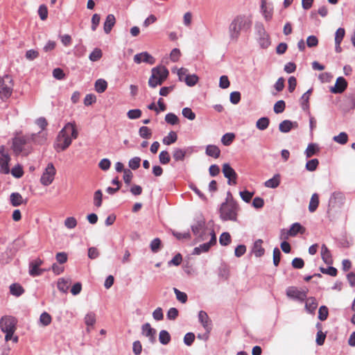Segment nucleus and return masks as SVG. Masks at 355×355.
I'll return each mask as SVG.
<instances>
[{
	"mask_svg": "<svg viewBox=\"0 0 355 355\" xmlns=\"http://www.w3.org/2000/svg\"><path fill=\"white\" fill-rule=\"evenodd\" d=\"M345 202V196L340 191H335L331 193L329 200V206L332 207H341Z\"/></svg>",
	"mask_w": 355,
	"mask_h": 355,
	"instance_id": "obj_13",
	"label": "nucleus"
},
{
	"mask_svg": "<svg viewBox=\"0 0 355 355\" xmlns=\"http://www.w3.org/2000/svg\"><path fill=\"white\" fill-rule=\"evenodd\" d=\"M312 92V89H309L307 90L302 96V108L304 110H308L309 107V96Z\"/></svg>",
	"mask_w": 355,
	"mask_h": 355,
	"instance_id": "obj_40",
	"label": "nucleus"
},
{
	"mask_svg": "<svg viewBox=\"0 0 355 355\" xmlns=\"http://www.w3.org/2000/svg\"><path fill=\"white\" fill-rule=\"evenodd\" d=\"M43 264V261L37 258L36 259L33 260L29 263V275L32 277L40 276L42 274L44 270L39 268L40 266Z\"/></svg>",
	"mask_w": 355,
	"mask_h": 355,
	"instance_id": "obj_16",
	"label": "nucleus"
},
{
	"mask_svg": "<svg viewBox=\"0 0 355 355\" xmlns=\"http://www.w3.org/2000/svg\"><path fill=\"white\" fill-rule=\"evenodd\" d=\"M178 139L177 133L174 131H171L167 136L164 137L162 139L164 144L166 146L171 145L175 143Z\"/></svg>",
	"mask_w": 355,
	"mask_h": 355,
	"instance_id": "obj_33",
	"label": "nucleus"
},
{
	"mask_svg": "<svg viewBox=\"0 0 355 355\" xmlns=\"http://www.w3.org/2000/svg\"><path fill=\"white\" fill-rule=\"evenodd\" d=\"M10 203L13 207H18L22 204H26V200H24L21 195L17 192L12 193L10 196Z\"/></svg>",
	"mask_w": 355,
	"mask_h": 355,
	"instance_id": "obj_25",
	"label": "nucleus"
},
{
	"mask_svg": "<svg viewBox=\"0 0 355 355\" xmlns=\"http://www.w3.org/2000/svg\"><path fill=\"white\" fill-rule=\"evenodd\" d=\"M304 232V228L299 223H293L288 230V234L291 236H295L299 232L303 233Z\"/></svg>",
	"mask_w": 355,
	"mask_h": 355,
	"instance_id": "obj_34",
	"label": "nucleus"
},
{
	"mask_svg": "<svg viewBox=\"0 0 355 355\" xmlns=\"http://www.w3.org/2000/svg\"><path fill=\"white\" fill-rule=\"evenodd\" d=\"M235 138V135L232 132H228L225 134L221 138L222 144L225 146H230Z\"/></svg>",
	"mask_w": 355,
	"mask_h": 355,
	"instance_id": "obj_44",
	"label": "nucleus"
},
{
	"mask_svg": "<svg viewBox=\"0 0 355 355\" xmlns=\"http://www.w3.org/2000/svg\"><path fill=\"white\" fill-rule=\"evenodd\" d=\"M173 291L174 293L175 294L177 300L179 302L183 304L187 302L188 297L187 295L185 293L180 291L176 288H173Z\"/></svg>",
	"mask_w": 355,
	"mask_h": 355,
	"instance_id": "obj_47",
	"label": "nucleus"
},
{
	"mask_svg": "<svg viewBox=\"0 0 355 355\" xmlns=\"http://www.w3.org/2000/svg\"><path fill=\"white\" fill-rule=\"evenodd\" d=\"M280 183L279 175H275L272 178L265 182L264 185L268 188L275 189Z\"/></svg>",
	"mask_w": 355,
	"mask_h": 355,
	"instance_id": "obj_35",
	"label": "nucleus"
},
{
	"mask_svg": "<svg viewBox=\"0 0 355 355\" xmlns=\"http://www.w3.org/2000/svg\"><path fill=\"white\" fill-rule=\"evenodd\" d=\"M206 154L208 156L218 158L220 156V150L219 148L215 145H208L206 147Z\"/></svg>",
	"mask_w": 355,
	"mask_h": 355,
	"instance_id": "obj_31",
	"label": "nucleus"
},
{
	"mask_svg": "<svg viewBox=\"0 0 355 355\" xmlns=\"http://www.w3.org/2000/svg\"><path fill=\"white\" fill-rule=\"evenodd\" d=\"M223 173L224 176L228 180V184H236L237 174L234 169L228 163H225L223 165Z\"/></svg>",
	"mask_w": 355,
	"mask_h": 355,
	"instance_id": "obj_15",
	"label": "nucleus"
},
{
	"mask_svg": "<svg viewBox=\"0 0 355 355\" xmlns=\"http://www.w3.org/2000/svg\"><path fill=\"white\" fill-rule=\"evenodd\" d=\"M182 114L184 117L189 120L193 121L196 119V114L189 107H184L182 109Z\"/></svg>",
	"mask_w": 355,
	"mask_h": 355,
	"instance_id": "obj_54",
	"label": "nucleus"
},
{
	"mask_svg": "<svg viewBox=\"0 0 355 355\" xmlns=\"http://www.w3.org/2000/svg\"><path fill=\"white\" fill-rule=\"evenodd\" d=\"M28 135L32 144L43 145L47 139V134L42 131Z\"/></svg>",
	"mask_w": 355,
	"mask_h": 355,
	"instance_id": "obj_20",
	"label": "nucleus"
},
{
	"mask_svg": "<svg viewBox=\"0 0 355 355\" xmlns=\"http://www.w3.org/2000/svg\"><path fill=\"white\" fill-rule=\"evenodd\" d=\"M10 157L9 155L0 156V171L3 174H8L10 173L9 162Z\"/></svg>",
	"mask_w": 355,
	"mask_h": 355,
	"instance_id": "obj_24",
	"label": "nucleus"
},
{
	"mask_svg": "<svg viewBox=\"0 0 355 355\" xmlns=\"http://www.w3.org/2000/svg\"><path fill=\"white\" fill-rule=\"evenodd\" d=\"M55 168L52 163L48 164L47 166L45 168V171L42 173L40 182L44 186H49L51 184L55 178Z\"/></svg>",
	"mask_w": 355,
	"mask_h": 355,
	"instance_id": "obj_9",
	"label": "nucleus"
},
{
	"mask_svg": "<svg viewBox=\"0 0 355 355\" xmlns=\"http://www.w3.org/2000/svg\"><path fill=\"white\" fill-rule=\"evenodd\" d=\"M255 32L257 37V41L262 49H267L270 45V38L268 33L261 23H256Z\"/></svg>",
	"mask_w": 355,
	"mask_h": 355,
	"instance_id": "obj_8",
	"label": "nucleus"
},
{
	"mask_svg": "<svg viewBox=\"0 0 355 355\" xmlns=\"http://www.w3.org/2000/svg\"><path fill=\"white\" fill-rule=\"evenodd\" d=\"M12 148L17 155L19 154L28 155L33 150L32 144L28 135L15 137L12 140Z\"/></svg>",
	"mask_w": 355,
	"mask_h": 355,
	"instance_id": "obj_3",
	"label": "nucleus"
},
{
	"mask_svg": "<svg viewBox=\"0 0 355 355\" xmlns=\"http://www.w3.org/2000/svg\"><path fill=\"white\" fill-rule=\"evenodd\" d=\"M231 242V236L228 232H223L219 238V243L221 245L226 246Z\"/></svg>",
	"mask_w": 355,
	"mask_h": 355,
	"instance_id": "obj_49",
	"label": "nucleus"
},
{
	"mask_svg": "<svg viewBox=\"0 0 355 355\" xmlns=\"http://www.w3.org/2000/svg\"><path fill=\"white\" fill-rule=\"evenodd\" d=\"M345 110H350L355 109V94H349L345 96L343 104Z\"/></svg>",
	"mask_w": 355,
	"mask_h": 355,
	"instance_id": "obj_28",
	"label": "nucleus"
},
{
	"mask_svg": "<svg viewBox=\"0 0 355 355\" xmlns=\"http://www.w3.org/2000/svg\"><path fill=\"white\" fill-rule=\"evenodd\" d=\"M263 241L257 239L253 245L252 252L257 257H260L264 254L265 250L262 247Z\"/></svg>",
	"mask_w": 355,
	"mask_h": 355,
	"instance_id": "obj_29",
	"label": "nucleus"
},
{
	"mask_svg": "<svg viewBox=\"0 0 355 355\" xmlns=\"http://www.w3.org/2000/svg\"><path fill=\"white\" fill-rule=\"evenodd\" d=\"M139 135L142 138L149 139L152 135V131L147 126H141L139 130Z\"/></svg>",
	"mask_w": 355,
	"mask_h": 355,
	"instance_id": "obj_50",
	"label": "nucleus"
},
{
	"mask_svg": "<svg viewBox=\"0 0 355 355\" xmlns=\"http://www.w3.org/2000/svg\"><path fill=\"white\" fill-rule=\"evenodd\" d=\"M285 107V102L282 100H280L275 103L273 110L276 114H280L284 111Z\"/></svg>",
	"mask_w": 355,
	"mask_h": 355,
	"instance_id": "obj_55",
	"label": "nucleus"
},
{
	"mask_svg": "<svg viewBox=\"0 0 355 355\" xmlns=\"http://www.w3.org/2000/svg\"><path fill=\"white\" fill-rule=\"evenodd\" d=\"M17 320L14 317L5 315L0 320V328L2 331H15Z\"/></svg>",
	"mask_w": 355,
	"mask_h": 355,
	"instance_id": "obj_11",
	"label": "nucleus"
},
{
	"mask_svg": "<svg viewBox=\"0 0 355 355\" xmlns=\"http://www.w3.org/2000/svg\"><path fill=\"white\" fill-rule=\"evenodd\" d=\"M319 205V196L317 193H313L311 198L309 205V210L310 212H314Z\"/></svg>",
	"mask_w": 355,
	"mask_h": 355,
	"instance_id": "obj_38",
	"label": "nucleus"
},
{
	"mask_svg": "<svg viewBox=\"0 0 355 355\" xmlns=\"http://www.w3.org/2000/svg\"><path fill=\"white\" fill-rule=\"evenodd\" d=\"M193 152V146H188L184 148H175L172 153L173 158L175 162H183L186 157L190 156Z\"/></svg>",
	"mask_w": 355,
	"mask_h": 355,
	"instance_id": "obj_10",
	"label": "nucleus"
},
{
	"mask_svg": "<svg viewBox=\"0 0 355 355\" xmlns=\"http://www.w3.org/2000/svg\"><path fill=\"white\" fill-rule=\"evenodd\" d=\"M102 55H103L102 51L98 48H96L89 54V59L92 62H96L102 58Z\"/></svg>",
	"mask_w": 355,
	"mask_h": 355,
	"instance_id": "obj_45",
	"label": "nucleus"
},
{
	"mask_svg": "<svg viewBox=\"0 0 355 355\" xmlns=\"http://www.w3.org/2000/svg\"><path fill=\"white\" fill-rule=\"evenodd\" d=\"M328 309L325 306H321L318 311V318L321 321H324L327 318Z\"/></svg>",
	"mask_w": 355,
	"mask_h": 355,
	"instance_id": "obj_60",
	"label": "nucleus"
},
{
	"mask_svg": "<svg viewBox=\"0 0 355 355\" xmlns=\"http://www.w3.org/2000/svg\"><path fill=\"white\" fill-rule=\"evenodd\" d=\"M198 81V77L195 75H187L186 77H184V82L187 84V85L189 87L194 86Z\"/></svg>",
	"mask_w": 355,
	"mask_h": 355,
	"instance_id": "obj_46",
	"label": "nucleus"
},
{
	"mask_svg": "<svg viewBox=\"0 0 355 355\" xmlns=\"http://www.w3.org/2000/svg\"><path fill=\"white\" fill-rule=\"evenodd\" d=\"M298 123L296 121H291L290 120H284L279 125V130L281 132L287 133L293 128H297Z\"/></svg>",
	"mask_w": 355,
	"mask_h": 355,
	"instance_id": "obj_21",
	"label": "nucleus"
},
{
	"mask_svg": "<svg viewBox=\"0 0 355 355\" xmlns=\"http://www.w3.org/2000/svg\"><path fill=\"white\" fill-rule=\"evenodd\" d=\"M230 102L234 104H238L241 101V94L239 92H232L230 96Z\"/></svg>",
	"mask_w": 355,
	"mask_h": 355,
	"instance_id": "obj_61",
	"label": "nucleus"
},
{
	"mask_svg": "<svg viewBox=\"0 0 355 355\" xmlns=\"http://www.w3.org/2000/svg\"><path fill=\"white\" fill-rule=\"evenodd\" d=\"M127 116L130 119H137L141 116V111L139 109L130 110L128 112Z\"/></svg>",
	"mask_w": 355,
	"mask_h": 355,
	"instance_id": "obj_59",
	"label": "nucleus"
},
{
	"mask_svg": "<svg viewBox=\"0 0 355 355\" xmlns=\"http://www.w3.org/2000/svg\"><path fill=\"white\" fill-rule=\"evenodd\" d=\"M216 243V236L214 233V231L211 232V239L209 242L205 243L203 244L200 245L198 247H196L193 249V254H200L202 252H207L211 246L215 245Z\"/></svg>",
	"mask_w": 355,
	"mask_h": 355,
	"instance_id": "obj_14",
	"label": "nucleus"
},
{
	"mask_svg": "<svg viewBox=\"0 0 355 355\" xmlns=\"http://www.w3.org/2000/svg\"><path fill=\"white\" fill-rule=\"evenodd\" d=\"M51 316L46 312H44L40 315V322L43 326H47L51 322Z\"/></svg>",
	"mask_w": 355,
	"mask_h": 355,
	"instance_id": "obj_51",
	"label": "nucleus"
},
{
	"mask_svg": "<svg viewBox=\"0 0 355 355\" xmlns=\"http://www.w3.org/2000/svg\"><path fill=\"white\" fill-rule=\"evenodd\" d=\"M318 303L315 298L310 297L306 300L305 303V308L309 313H313L316 309Z\"/></svg>",
	"mask_w": 355,
	"mask_h": 355,
	"instance_id": "obj_37",
	"label": "nucleus"
},
{
	"mask_svg": "<svg viewBox=\"0 0 355 355\" xmlns=\"http://www.w3.org/2000/svg\"><path fill=\"white\" fill-rule=\"evenodd\" d=\"M24 291V288L19 284L15 283L10 286V293L14 296L19 297Z\"/></svg>",
	"mask_w": 355,
	"mask_h": 355,
	"instance_id": "obj_32",
	"label": "nucleus"
},
{
	"mask_svg": "<svg viewBox=\"0 0 355 355\" xmlns=\"http://www.w3.org/2000/svg\"><path fill=\"white\" fill-rule=\"evenodd\" d=\"M13 87L14 83L10 76L0 77V98L3 101L8 99L12 93Z\"/></svg>",
	"mask_w": 355,
	"mask_h": 355,
	"instance_id": "obj_7",
	"label": "nucleus"
},
{
	"mask_svg": "<svg viewBox=\"0 0 355 355\" xmlns=\"http://www.w3.org/2000/svg\"><path fill=\"white\" fill-rule=\"evenodd\" d=\"M170 160L171 157L168 151L162 150L159 153V161L162 164H167Z\"/></svg>",
	"mask_w": 355,
	"mask_h": 355,
	"instance_id": "obj_48",
	"label": "nucleus"
},
{
	"mask_svg": "<svg viewBox=\"0 0 355 355\" xmlns=\"http://www.w3.org/2000/svg\"><path fill=\"white\" fill-rule=\"evenodd\" d=\"M71 284V280L70 278H60L58 281L57 286L60 292L66 293Z\"/></svg>",
	"mask_w": 355,
	"mask_h": 355,
	"instance_id": "obj_27",
	"label": "nucleus"
},
{
	"mask_svg": "<svg viewBox=\"0 0 355 355\" xmlns=\"http://www.w3.org/2000/svg\"><path fill=\"white\" fill-rule=\"evenodd\" d=\"M107 87V83L104 79H98L95 83V90L98 93H103Z\"/></svg>",
	"mask_w": 355,
	"mask_h": 355,
	"instance_id": "obj_41",
	"label": "nucleus"
},
{
	"mask_svg": "<svg viewBox=\"0 0 355 355\" xmlns=\"http://www.w3.org/2000/svg\"><path fill=\"white\" fill-rule=\"evenodd\" d=\"M102 197L103 193L101 190L98 189L95 191L94 196V203L95 206L99 207L102 205Z\"/></svg>",
	"mask_w": 355,
	"mask_h": 355,
	"instance_id": "obj_58",
	"label": "nucleus"
},
{
	"mask_svg": "<svg viewBox=\"0 0 355 355\" xmlns=\"http://www.w3.org/2000/svg\"><path fill=\"white\" fill-rule=\"evenodd\" d=\"M115 23H116V19H115L114 15L112 14L108 15L106 17V19H105V21L104 25H103L104 32L106 34H109L111 32Z\"/></svg>",
	"mask_w": 355,
	"mask_h": 355,
	"instance_id": "obj_23",
	"label": "nucleus"
},
{
	"mask_svg": "<svg viewBox=\"0 0 355 355\" xmlns=\"http://www.w3.org/2000/svg\"><path fill=\"white\" fill-rule=\"evenodd\" d=\"M159 340L162 345H167L171 341V336L166 330H162L159 334Z\"/></svg>",
	"mask_w": 355,
	"mask_h": 355,
	"instance_id": "obj_42",
	"label": "nucleus"
},
{
	"mask_svg": "<svg viewBox=\"0 0 355 355\" xmlns=\"http://www.w3.org/2000/svg\"><path fill=\"white\" fill-rule=\"evenodd\" d=\"M141 334L147 337L150 343L156 341V330L151 327L149 323H145L141 326Z\"/></svg>",
	"mask_w": 355,
	"mask_h": 355,
	"instance_id": "obj_18",
	"label": "nucleus"
},
{
	"mask_svg": "<svg viewBox=\"0 0 355 355\" xmlns=\"http://www.w3.org/2000/svg\"><path fill=\"white\" fill-rule=\"evenodd\" d=\"M318 152H319V148L316 144L311 143L308 145L306 150L305 155L306 157H311V156L315 155Z\"/></svg>",
	"mask_w": 355,
	"mask_h": 355,
	"instance_id": "obj_39",
	"label": "nucleus"
},
{
	"mask_svg": "<svg viewBox=\"0 0 355 355\" xmlns=\"http://www.w3.org/2000/svg\"><path fill=\"white\" fill-rule=\"evenodd\" d=\"M239 195L243 201L245 202H250L254 195V193H251L245 190L243 191H240Z\"/></svg>",
	"mask_w": 355,
	"mask_h": 355,
	"instance_id": "obj_62",
	"label": "nucleus"
},
{
	"mask_svg": "<svg viewBox=\"0 0 355 355\" xmlns=\"http://www.w3.org/2000/svg\"><path fill=\"white\" fill-rule=\"evenodd\" d=\"M141 158L139 157H135L130 159L128 162L129 167L132 170H137L140 166Z\"/></svg>",
	"mask_w": 355,
	"mask_h": 355,
	"instance_id": "obj_53",
	"label": "nucleus"
},
{
	"mask_svg": "<svg viewBox=\"0 0 355 355\" xmlns=\"http://www.w3.org/2000/svg\"><path fill=\"white\" fill-rule=\"evenodd\" d=\"M347 87V80L342 76L336 79V83L331 87L329 91L332 94H342Z\"/></svg>",
	"mask_w": 355,
	"mask_h": 355,
	"instance_id": "obj_17",
	"label": "nucleus"
},
{
	"mask_svg": "<svg viewBox=\"0 0 355 355\" xmlns=\"http://www.w3.org/2000/svg\"><path fill=\"white\" fill-rule=\"evenodd\" d=\"M321 257L322 259L326 264H332L333 260L331 254L328 248L324 244H322L321 246Z\"/></svg>",
	"mask_w": 355,
	"mask_h": 355,
	"instance_id": "obj_26",
	"label": "nucleus"
},
{
	"mask_svg": "<svg viewBox=\"0 0 355 355\" xmlns=\"http://www.w3.org/2000/svg\"><path fill=\"white\" fill-rule=\"evenodd\" d=\"M319 164V161L317 159H312L308 161L306 164V168L309 171H314Z\"/></svg>",
	"mask_w": 355,
	"mask_h": 355,
	"instance_id": "obj_56",
	"label": "nucleus"
},
{
	"mask_svg": "<svg viewBox=\"0 0 355 355\" xmlns=\"http://www.w3.org/2000/svg\"><path fill=\"white\" fill-rule=\"evenodd\" d=\"M286 295L288 297L299 302H304L306 299V292L294 286H290L286 289Z\"/></svg>",
	"mask_w": 355,
	"mask_h": 355,
	"instance_id": "obj_12",
	"label": "nucleus"
},
{
	"mask_svg": "<svg viewBox=\"0 0 355 355\" xmlns=\"http://www.w3.org/2000/svg\"><path fill=\"white\" fill-rule=\"evenodd\" d=\"M10 172H11L12 175L16 178H20L24 174L23 169L21 168V166L19 164L15 166L12 168Z\"/></svg>",
	"mask_w": 355,
	"mask_h": 355,
	"instance_id": "obj_57",
	"label": "nucleus"
},
{
	"mask_svg": "<svg viewBox=\"0 0 355 355\" xmlns=\"http://www.w3.org/2000/svg\"><path fill=\"white\" fill-rule=\"evenodd\" d=\"M78 132L75 123L69 122L58 132L53 144L57 153H60L67 149L72 143L73 139H77Z\"/></svg>",
	"mask_w": 355,
	"mask_h": 355,
	"instance_id": "obj_1",
	"label": "nucleus"
},
{
	"mask_svg": "<svg viewBox=\"0 0 355 355\" xmlns=\"http://www.w3.org/2000/svg\"><path fill=\"white\" fill-rule=\"evenodd\" d=\"M333 140L339 144L344 145L348 141V135L346 132H342L338 135L334 136Z\"/></svg>",
	"mask_w": 355,
	"mask_h": 355,
	"instance_id": "obj_43",
	"label": "nucleus"
},
{
	"mask_svg": "<svg viewBox=\"0 0 355 355\" xmlns=\"http://www.w3.org/2000/svg\"><path fill=\"white\" fill-rule=\"evenodd\" d=\"M64 225L69 229H73L77 225V220L74 217H68L64 220Z\"/></svg>",
	"mask_w": 355,
	"mask_h": 355,
	"instance_id": "obj_64",
	"label": "nucleus"
},
{
	"mask_svg": "<svg viewBox=\"0 0 355 355\" xmlns=\"http://www.w3.org/2000/svg\"><path fill=\"white\" fill-rule=\"evenodd\" d=\"M165 121L168 124L176 125L179 122V119L175 114L168 113L165 116Z\"/></svg>",
	"mask_w": 355,
	"mask_h": 355,
	"instance_id": "obj_52",
	"label": "nucleus"
},
{
	"mask_svg": "<svg viewBox=\"0 0 355 355\" xmlns=\"http://www.w3.org/2000/svg\"><path fill=\"white\" fill-rule=\"evenodd\" d=\"M84 321L85 324L87 325V331L89 332L90 331L89 327H93L96 321V316L94 312L87 313L84 318Z\"/></svg>",
	"mask_w": 355,
	"mask_h": 355,
	"instance_id": "obj_30",
	"label": "nucleus"
},
{
	"mask_svg": "<svg viewBox=\"0 0 355 355\" xmlns=\"http://www.w3.org/2000/svg\"><path fill=\"white\" fill-rule=\"evenodd\" d=\"M198 320L199 322L203 326L204 329L206 330V331L207 333H209L211 329V321L209 318L207 313L204 311H200L198 313Z\"/></svg>",
	"mask_w": 355,
	"mask_h": 355,
	"instance_id": "obj_22",
	"label": "nucleus"
},
{
	"mask_svg": "<svg viewBox=\"0 0 355 355\" xmlns=\"http://www.w3.org/2000/svg\"><path fill=\"white\" fill-rule=\"evenodd\" d=\"M191 230L195 236V240L196 242L207 240L209 236H211V232L214 231L213 230L208 229L203 219H200L195 222L191 225Z\"/></svg>",
	"mask_w": 355,
	"mask_h": 355,
	"instance_id": "obj_5",
	"label": "nucleus"
},
{
	"mask_svg": "<svg viewBox=\"0 0 355 355\" xmlns=\"http://www.w3.org/2000/svg\"><path fill=\"white\" fill-rule=\"evenodd\" d=\"M239 205L234 200L222 203L220 209V216L223 220L236 221Z\"/></svg>",
	"mask_w": 355,
	"mask_h": 355,
	"instance_id": "obj_4",
	"label": "nucleus"
},
{
	"mask_svg": "<svg viewBox=\"0 0 355 355\" xmlns=\"http://www.w3.org/2000/svg\"><path fill=\"white\" fill-rule=\"evenodd\" d=\"M133 60L137 64H140L144 62L150 64H153L155 62V59L146 51L135 55Z\"/></svg>",
	"mask_w": 355,
	"mask_h": 355,
	"instance_id": "obj_19",
	"label": "nucleus"
},
{
	"mask_svg": "<svg viewBox=\"0 0 355 355\" xmlns=\"http://www.w3.org/2000/svg\"><path fill=\"white\" fill-rule=\"evenodd\" d=\"M270 124V120L268 117L264 116L259 119L256 122V127L259 130H265Z\"/></svg>",
	"mask_w": 355,
	"mask_h": 355,
	"instance_id": "obj_36",
	"label": "nucleus"
},
{
	"mask_svg": "<svg viewBox=\"0 0 355 355\" xmlns=\"http://www.w3.org/2000/svg\"><path fill=\"white\" fill-rule=\"evenodd\" d=\"M345 35V31L343 28L337 29L335 33V42H342Z\"/></svg>",
	"mask_w": 355,
	"mask_h": 355,
	"instance_id": "obj_63",
	"label": "nucleus"
},
{
	"mask_svg": "<svg viewBox=\"0 0 355 355\" xmlns=\"http://www.w3.org/2000/svg\"><path fill=\"white\" fill-rule=\"evenodd\" d=\"M151 76L148 80V85L150 87H156L161 85L168 76V70L164 66L153 68L151 70Z\"/></svg>",
	"mask_w": 355,
	"mask_h": 355,
	"instance_id": "obj_6",
	"label": "nucleus"
},
{
	"mask_svg": "<svg viewBox=\"0 0 355 355\" xmlns=\"http://www.w3.org/2000/svg\"><path fill=\"white\" fill-rule=\"evenodd\" d=\"M252 20L245 15L236 16L230 23L228 28L230 42H236L241 31H248L252 26Z\"/></svg>",
	"mask_w": 355,
	"mask_h": 355,
	"instance_id": "obj_2",
	"label": "nucleus"
}]
</instances>
